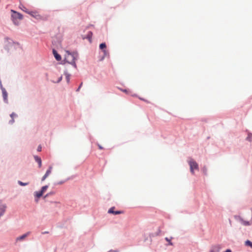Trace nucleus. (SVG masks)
Here are the masks:
<instances>
[{
    "mask_svg": "<svg viewBox=\"0 0 252 252\" xmlns=\"http://www.w3.org/2000/svg\"><path fill=\"white\" fill-rule=\"evenodd\" d=\"M11 19L13 23L16 26H18L19 25V23L18 21V20H22L23 18V15L13 9L11 10Z\"/></svg>",
    "mask_w": 252,
    "mask_h": 252,
    "instance_id": "f257e3e1",
    "label": "nucleus"
},
{
    "mask_svg": "<svg viewBox=\"0 0 252 252\" xmlns=\"http://www.w3.org/2000/svg\"><path fill=\"white\" fill-rule=\"evenodd\" d=\"M48 187V185L43 186L39 190L34 192V200L36 202H38L39 199L43 196L44 193L47 190Z\"/></svg>",
    "mask_w": 252,
    "mask_h": 252,
    "instance_id": "f03ea898",
    "label": "nucleus"
},
{
    "mask_svg": "<svg viewBox=\"0 0 252 252\" xmlns=\"http://www.w3.org/2000/svg\"><path fill=\"white\" fill-rule=\"evenodd\" d=\"M190 167V171L192 174H194V170H199V166L197 162L193 159L189 161Z\"/></svg>",
    "mask_w": 252,
    "mask_h": 252,
    "instance_id": "7ed1b4c3",
    "label": "nucleus"
},
{
    "mask_svg": "<svg viewBox=\"0 0 252 252\" xmlns=\"http://www.w3.org/2000/svg\"><path fill=\"white\" fill-rule=\"evenodd\" d=\"M24 9H22V10L25 12L26 13L29 14L31 16L37 18V16H39L38 14H37V12L36 11H30L28 10L27 8L23 6Z\"/></svg>",
    "mask_w": 252,
    "mask_h": 252,
    "instance_id": "20e7f679",
    "label": "nucleus"
},
{
    "mask_svg": "<svg viewBox=\"0 0 252 252\" xmlns=\"http://www.w3.org/2000/svg\"><path fill=\"white\" fill-rule=\"evenodd\" d=\"M52 54L56 59V60L58 62H59L61 61L62 59L61 55L58 52L57 50L53 48L52 50Z\"/></svg>",
    "mask_w": 252,
    "mask_h": 252,
    "instance_id": "39448f33",
    "label": "nucleus"
},
{
    "mask_svg": "<svg viewBox=\"0 0 252 252\" xmlns=\"http://www.w3.org/2000/svg\"><path fill=\"white\" fill-rule=\"evenodd\" d=\"M6 208V205L5 204H2V200H0V218L3 216L5 212Z\"/></svg>",
    "mask_w": 252,
    "mask_h": 252,
    "instance_id": "423d86ee",
    "label": "nucleus"
},
{
    "mask_svg": "<svg viewBox=\"0 0 252 252\" xmlns=\"http://www.w3.org/2000/svg\"><path fill=\"white\" fill-rule=\"evenodd\" d=\"M79 59V54L78 55H76V56H74L73 58H72V61H70L69 63V64H71L74 68L77 69V66L76 63V61H77Z\"/></svg>",
    "mask_w": 252,
    "mask_h": 252,
    "instance_id": "0eeeda50",
    "label": "nucleus"
},
{
    "mask_svg": "<svg viewBox=\"0 0 252 252\" xmlns=\"http://www.w3.org/2000/svg\"><path fill=\"white\" fill-rule=\"evenodd\" d=\"M2 95L4 102L7 104L8 103V93L5 89H2Z\"/></svg>",
    "mask_w": 252,
    "mask_h": 252,
    "instance_id": "6e6552de",
    "label": "nucleus"
},
{
    "mask_svg": "<svg viewBox=\"0 0 252 252\" xmlns=\"http://www.w3.org/2000/svg\"><path fill=\"white\" fill-rule=\"evenodd\" d=\"M52 169V167L51 166H50L48 169L46 170L45 174L43 175V176L41 178V181H44L47 177L51 173Z\"/></svg>",
    "mask_w": 252,
    "mask_h": 252,
    "instance_id": "1a4fd4ad",
    "label": "nucleus"
},
{
    "mask_svg": "<svg viewBox=\"0 0 252 252\" xmlns=\"http://www.w3.org/2000/svg\"><path fill=\"white\" fill-rule=\"evenodd\" d=\"M93 35V33L92 31H89L88 32L87 34L84 36L83 37V39H87L89 40L90 42H92V36Z\"/></svg>",
    "mask_w": 252,
    "mask_h": 252,
    "instance_id": "9d476101",
    "label": "nucleus"
},
{
    "mask_svg": "<svg viewBox=\"0 0 252 252\" xmlns=\"http://www.w3.org/2000/svg\"><path fill=\"white\" fill-rule=\"evenodd\" d=\"M35 161L38 163V166L39 168H41L42 166V159L40 157L37 155L33 156Z\"/></svg>",
    "mask_w": 252,
    "mask_h": 252,
    "instance_id": "9b49d317",
    "label": "nucleus"
},
{
    "mask_svg": "<svg viewBox=\"0 0 252 252\" xmlns=\"http://www.w3.org/2000/svg\"><path fill=\"white\" fill-rule=\"evenodd\" d=\"M73 178V176H72L68 177L67 178H66V179H65L64 180H62L59 182H55L54 183V186L62 185V184H64V183H65L67 181L70 180V179H72Z\"/></svg>",
    "mask_w": 252,
    "mask_h": 252,
    "instance_id": "f8f14e48",
    "label": "nucleus"
},
{
    "mask_svg": "<svg viewBox=\"0 0 252 252\" xmlns=\"http://www.w3.org/2000/svg\"><path fill=\"white\" fill-rule=\"evenodd\" d=\"M221 247L220 245H217L212 247L210 252H219Z\"/></svg>",
    "mask_w": 252,
    "mask_h": 252,
    "instance_id": "ddd939ff",
    "label": "nucleus"
},
{
    "mask_svg": "<svg viewBox=\"0 0 252 252\" xmlns=\"http://www.w3.org/2000/svg\"><path fill=\"white\" fill-rule=\"evenodd\" d=\"M63 74L65 76L67 83L69 84L70 83V77L71 76V74L68 72L67 69H65L63 71Z\"/></svg>",
    "mask_w": 252,
    "mask_h": 252,
    "instance_id": "4468645a",
    "label": "nucleus"
},
{
    "mask_svg": "<svg viewBox=\"0 0 252 252\" xmlns=\"http://www.w3.org/2000/svg\"><path fill=\"white\" fill-rule=\"evenodd\" d=\"M30 233V232H26L16 238V241H22L24 240Z\"/></svg>",
    "mask_w": 252,
    "mask_h": 252,
    "instance_id": "2eb2a0df",
    "label": "nucleus"
},
{
    "mask_svg": "<svg viewBox=\"0 0 252 252\" xmlns=\"http://www.w3.org/2000/svg\"><path fill=\"white\" fill-rule=\"evenodd\" d=\"M99 49L101 51L106 50L107 45L105 42H103L101 43L99 45Z\"/></svg>",
    "mask_w": 252,
    "mask_h": 252,
    "instance_id": "dca6fc26",
    "label": "nucleus"
},
{
    "mask_svg": "<svg viewBox=\"0 0 252 252\" xmlns=\"http://www.w3.org/2000/svg\"><path fill=\"white\" fill-rule=\"evenodd\" d=\"M70 63V61H69L67 59H66L65 58H64V59L61 61H59L58 63V64H62V65H64L66 63Z\"/></svg>",
    "mask_w": 252,
    "mask_h": 252,
    "instance_id": "f3484780",
    "label": "nucleus"
},
{
    "mask_svg": "<svg viewBox=\"0 0 252 252\" xmlns=\"http://www.w3.org/2000/svg\"><path fill=\"white\" fill-rule=\"evenodd\" d=\"M173 239V237H171L170 238H169L168 237H165V240L168 242L167 244L166 245L167 246H173V242L171 241V239Z\"/></svg>",
    "mask_w": 252,
    "mask_h": 252,
    "instance_id": "a211bd4d",
    "label": "nucleus"
},
{
    "mask_svg": "<svg viewBox=\"0 0 252 252\" xmlns=\"http://www.w3.org/2000/svg\"><path fill=\"white\" fill-rule=\"evenodd\" d=\"M55 193H56V192L55 191H54V190L51 191L49 192L43 196V199H45L46 198H47L51 195H53L55 194Z\"/></svg>",
    "mask_w": 252,
    "mask_h": 252,
    "instance_id": "6ab92c4d",
    "label": "nucleus"
},
{
    "mask_svg": "<svg viewBox=\"0 0 252 252\" xmlns=\"http://www.w3.org/2000/svg\"><path fill=\"white\" fill-rule=\"evenodd\" d=\"M246 140L249 142L252 141V133L249 132L248 133V136L246 138Z\"/></svg>",
    "mask_w": 252,
    "mask_h": 252,
    "instance_id": "aec40b11",
    "label": "nucleus"
},
{
    "mask_svg": "<svg viewBox=\"0 0 252 252\" xmlns=\"http://www.w3.org/2000/svg\"><path fill=\"white\" fill-rule=\"evenodd\" d=\"M245 245L246 246L249 247L252 249V242L249 240H247L245 242Z\"/></svg>",
    "mask_w": 252,
    "mask_h": 252,
    "instance_id": "412c9836",
    "label": "nucleus"
},
{
    "mask_svg": "<svg viewBox=\"0 0 252 252\" xmlns=\"http://www.w3.org/2000/svg\"><path fill=\"white\" fill-rule=\"evenodd\" d=\"M115 207H112L110 208L109 209L108 211V213L110 214H113L114 215V212H115Z\"/></svg>",
    "mask_w": 252,
    "mask_h": 252,
    "instance_id": "4be33fe9",
    "label": "nucleus"
},
{
    "mask_svg": "<svg viewBox=\"0 0 252 252\" xmlns=\"http://www.w3.org/2000/svg\"><path fill=\"white\" fill-rule=\"evenodd\" d=\"M201 171L203 173V174L205 175V176H207V168L206 167V166H204L202 169H201Z\"/></svg>",
    "mask_w": 252,
    "mask_h": 252,
    "instance_id": "5701e85b",
    "label": "nucleus"
},
{
    "mask_svg": "<svg viewBox=\"0 0 252 252\" xmlns=\"http://www.w3.org/2000/svg\"><path fill=\"white\" fill-rule=\"evenodd\" d=\"M18 184L21 186H26L29 184V182H23L21 181H18Z\"/></svg>",
    "mask_w": 252,
    "mask_h": 252,
    "instance_id": "b1692460",
    "label": "nucleus"
},
{
    "mask_svg": "<svg viewBox=\"0 0 252 252\" xmlns=\"http://www.w3.org/2000/svg\"><path fill=\"white\" fill-rule=\"evenodd\" d=\"M234 218L235 219V220H236L237 221H239L240 222H241L242 220L243 219L239 215H235L234 216Z\"/></svg>",
    "mask_w": 252,
    "mask_h": 252,
    "instance_id": "393cba45",
    "label": "nucleus"
},
{
    "mask_svg": "<svg viewBox=\"0 0 252 252\" xmlns=\"http://www.w3.org/2000/svg\"><path fill=\"white\" fill-rule=\"evenodd\" d=\"M102 52L103 53V56L101 58L100 61H102L104 59L105 57L108 54L107 50H104L102 51Z\"/></svg>",
    "mask_w": 252,
    "mask_h": 252,
    "instance_id": "a878e982",
    "label": "nucleus"
},
{
    "mask_svg": "<svg viewBox=\"0 0 252 252\" xmlns=\"http://www.w3.org/2000/svg\"><path fill=\"white\" fill-rule=\"evenodd\" d=\"M63 79V76L61 75L60 77H59L58 79V80L56 81H52V82L54 83H59L62 81Z\"/></svg>",
    "mask_w": 252,
    "mask_h": 252,
    "instance_id": "bb28decb",
    "label": "nucleus"
},
{
    "mask_svg": "<svg viewBox=\"0 0 252 252\" xmlns=\"http://www.w3.org/2000/svg\"><path fill=\"white\" fill-rule=\"evenodd\" d=\"M123 211L122 210H116L114 212V215H120L123 213Z\"/></svg>",
    "mask_w": 252,
    "mask_h": 252,
    "instance_id": "cd10ccee",
    "label": "nucleus"
},
{
    "mask_svg": "<svg viewBox=\"0 0 252 252\" xmlns=\"http://www.w3.org/2000/svg\"><path fill=\"white\" fill-rule=\"evenodd\" d=\"M78 54H79L77 51H73L70 56H71L72 58H73L74 56H76V55H78Z\"/></svg>",
    "mask_w": 252,
    "mask_h": 252,
    "instance_id": "c85d7f7f",
    "label": "nucleus"
},
{
    "mask_svg": "<svg viewBox=\"0 0 252 252\" xmlns=\"http://www.w3.org/2000/svg\"><path fill=\"white\" fill-rule=\"evenodd\" d=\"M10 116L11 119H14V117H18V115L15 112H12L11 114H10Z\"/></svg>",
    "mask_w": 252,
    "mask_h": 252,
    "instance_id": "c756f323",
    "label": "nucleus"
},
{
    "mask_svg": "<svg viewBox=\"0 0 252 252\" xmlns=\"http://www.w3.org/2000/svg\"><path fill=\"white\" fill-rule=\"evenodd\" d=\"M82 85H83V82H81V83L79 84V86L78 87V88L76 89V92H79V91H80V89H81V87H82Z\"/></svg>",
    "mask_w": 252,
    "mask_h": 252,
    "instance_id": "7c9ffc66",
    "label": "nucleus"
},
{
    "mask_svg": "<svg viewBox=\"0 0 252 252\" xmlns=\"http://www.w3.org/2000/svg\"><path fill=\"white\" fill-rule=\"evenodd\" d=\"M65 54H66L67 56H70L73 51H70L68 50H65Z\"/></svg>",
    "mask_w": 252,
    "mask_h": 252,
    "instance_id": "2f4dec72",
    "label": "nucleus"
},
{
    "mask_svg": "<svg viewBox=\"0 0 252 252\" xmlns=\"http://www.w3.org/2000/svg\"><path fill=\"white\" fill-rule=\"evenodd\" d=\"M120 90L122 91L124 93H125L126 94H128L129 92V90L126 89H120Z\"/></svg>",
    "mask_w": 252,
    "mask_h": 252,
    "instance_id": "473e14b6",
    "label": "nucleus"
},
{
    "mask_svg": "<svg viewBox=\"0 0 252 252\" xmlns=\"http://www.w3.org/2000/svg\"><path fill=\"white\" fill-rule=\"evenodd\" d=\"M42 150V146L41 145H39L37 148V152H41Z\"/></svg>",
    "mask_w": 252,
    "mask_h": 252,
    "instance_id": "72a5a7b5",
    "label": "nucleus"
},
{
    "mask_svg": "<svg viewBox=\"0 0 252 252\" xmlns=\"http://www.w3.org/2000/svg\"><path fill=\"white\" fill-rule=\"evenodd\" d=\"M138 98H139L140 100H142V101H145V102H146L147 103H149V102L147 100H146V99H145V98H143V97H140V96H139V97H138Z\"/></svg>",
    "mask_w": 252,
    "mask_h": 252,
    "instance_id": "f704fd0d",
    "label": "nucleus"
},
{
    "mask_svg": "<svg viewBox=\"0 0 252 252\" xmlns=\"http://www.w3.org/2000/svg\"><path fill=\"white\" fill-rule=\"evenodd\" d=\"M14 123V119H11L8 122L9 124L12 125Z\"/></svg>",
    "mask_w": 252,
    "mask_h": 252,
    "instance_id": "c9c22d12",
    "label": "nucleus"
},
{
    "mask_svg": "<svg viewBox=\"0 0 252 252\" xmlns=\"http://www.w3.org/2000/svg\"><path fill=\"white\" fill-rule=\"evenodd\" d=\"M97 146L99 150H103L104 149L103 147L99 144H97Z\"/></svg>",
    "mask_w": 252,
    "mask_h": 252,
    "instance_id": "e433bc0d",
    "label": "nucleus"
},
{
    "mask_svg": "<svg viewBox=\"0 0 252 252\" xmlns=\"http://www.w3.org/2000/svg\"><path fill=\"white\" fill-rule=\"evenodd\" d=\"M107 252H118V250H110Z\"/></svg>",
    "mask_w": 252,
    "mask_h": 252,
    "instance_id": "4c0bfd02",
    "label": "nucleus"
},
{
    "mask_svg": "<svg viewBox=\"0 0 252 252\" xmlns=\"http://www.w3.org/2000/svg\"><path fill=\"white\" fill-rule=\"evenodd\" d=\"M0 89H1V90L3 89H5L3 87L2 85L1 84V82L0 80Z\"/></svg>",
    "mask_w": 252,
    "mask_h": 252,
    "instance_id": "58836bf2",
    "label": "nucleus"
},
{
    "mask_svg": "<svg viewBox=\"0 0 252 252\" xmlns=\"http://www.w3.org/2000/svg\"><path fill=\"white\" fill-rule=\"evenodd\" d=\"M160 232H161V230L159 229H158V232H157L156 235H158Z\"/></svg>",
    "mask_w": 252,
    "mask_h": 252,
    "instance_id": "ea45409f",
    "label": "nucleus"
},
{
    "mask_svg": "<svg viewBox=\"0 0 252 252\" xmlns=\"http://www.w3.org/2000/svg\"><path fill=\"white\" fill-rule=\"evenodd\" d=\"M41 233H42V234H46L49 233V232L48 231H44V232H42Z\"/></svg>",
    "mask_w": 252,
    "mask_h": 252,
    "instance_id": "a19ab883",
    "label": "nucleus"
},
{
    "mask_svg": "<svg viewBox=\"0 0 252 252\" xmlns=\"http://www.w3.org/2000/svg\"><path fill=\"white\" fill-rule=\"evenodd\" d=\"M132 96H134V97H139V96H138L137 94H132Z\"/></svg>",
    "mask_w": 252,
    "mask_h": 252,
    "instance_id": "79ce46f5",
    "label": "nucleus"
},
{
    "mask_svg": "<svg viewBox=\"0 0 252 252\" xmlns=\"http://www.w3.org/2000/svg\"><path fill=\"white\" fill-rule=\"evenodd\" d=\"M69 56H67L66 54H65L64 56V58H65L66 59H67Z\"/></svg>",
    "mask_w": 252,
    "mask_h": 252,
    "instance_id": "37998d69",
    "label": "nucleus"
}]
</instances>
